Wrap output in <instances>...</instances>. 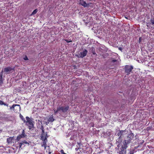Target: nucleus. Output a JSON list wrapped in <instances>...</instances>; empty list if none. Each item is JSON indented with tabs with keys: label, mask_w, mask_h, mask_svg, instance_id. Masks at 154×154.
<instances>
[{
	"label": "nucleus",
	"mask_w": 154,
	"mask_h": 154,
	"mask_svg": "<svg viewBox=\"0 0 154 154\" xmlns=\"http://www.w3.org/2000/svg\"><path fill=\"white\" fill-rule=\"evenodd\" d=\"M133 69L132 66H126L125 67V71L127 73L129 74Z\"/></svg>",
	"instance_id": "1a4fd4ad"
},
{
	"label": "nucleus",
	"mask_w": 154,
	"mask_h": 154,
	"mask_svg": "<svg viewBox=\"0 0 154 154\" xmlns=\"http://www.w3.org/2000/svg\"><path fill=\"white\" fill-rule=\"evenodd\" d=\"M2 130H0V131H1Z\"/></svg>",
	"instance_id": "72a5a7b5"
},
{
	"label": "nucleus",
	"mask_w": 154,
	"mask_h": 154,
	"mask_svg": "<svg viewBox=\"0 0 154 154\" xmlns=\"http://www.w3.org/2000/svg\"><path fill=\"white\" fill-rule=\"evenodd\" d=\"M20 117L21 119L23 121L24 123L26 122V120H25L23 116L21 114L20 115Z\"/></svg>",
	"instance_id": "aec40b11"
},
{
	"label": "nucleus",
	"mask_w": 154,
	"mask_h": 154,
	"mask_svg": "<svg viewBox=\"0 0 154 154\" xmlns=\"http://www.w3.org/2000/svg\"><path fill=\"white\" fill-rule=\"evenodd\" d=\"M55 120L54 119L53 117V115H51L48 120V123L49 122H52L54 121Z\"/></svg>",
	"instance_id": "f8f14e48"
},
{
	"label": "nucleus",
	"mask_w": 154,
	"mask_h": 154,
	"mask_svg": "<svg viewBox=\"0 0 154 154\" xmlns=\"http://www.w3.org/2000/svg\"><path fill=\"white\" fill-rule=\"evenodd\" d=\"M40 137L42 140H47L48 137L47 132H45V134H41Z\"/></svg>",
	"instance_id": "9d476101"
},
{
	"label": "nucleus",
	"mask_w": 154,
	"mask_h": 154,
	"mask_svg": "<svg viewBox=\"0 0 154 154\" xmlns=\"http://www.w3.org/2000/svg\"><path fill=\"white\" fill-rule=\"evenodd\" d=\"M151 23L152 24H154V19L151 20Z\"/></svg>",
	"instance_id": "b1692460"
},
{
	"label": "nucleus",
	"mask_w": 154,
	"mask_h": 154,
	"mask_svg": "<svg viewBox=\"0 0 154 154\" xmlns=\"http://www.w3.org/2000/svg\"><path fill=\"white\" fill-rule=\"evenodd\" d=\"M116 61V60H113V62H115V61Z\"/></svg>",
	"instance_id": "c85d7f7f"
},
{
	"label": "nucleus",
	"mask_w": 154,
	"mask_h": 154,
	"mask_svg": "<svg viewBox=\"0 0 154 154\" xmlns=\"http://www.w3.org/2000/svg\"><path fill=\"white\" fill-rule=\"evenodd\" d=\"M139 41H141V38H139Z\"/></svg>",
	"instance_id": "c756f323"
},
{
	"label": "nucleus",
	"mask_w": 154,
	"mask_h": 154,
	"mask_svg": "<svg viewBox=\"0 0 154 154\" xmlns=\"http://www.w3.org/2000/svg\"><path fill=\"white\" fill-rule=\"evenodd\" d=\"M54 112L55 114H56L58 112L60 113V111L59 109V107H57V109H54Z\"/></svg>",
	"instance_id": "6ab92c4d"
},
{
	"label": "nucleus",
	"mask_w": 154,
	"mask_h": 154,
	"mask_svg": "<svg viewBox=\"0 0 154 154\" xmlns=\"http://www.w3.org/2000/svg\"><path fill=\"white\" fill-rule=\"evenodd\" d=\"M69 26L71 27L70 29H71L72 30V29L75 27V25L74 24V23L73 22H70L69 24Z\"/></svg>",
	"instance_id": "dca6fc26"
},
{
	"label": "nucleus",
	"mask_w": 154,
	"mask_h": 154,
	"mask_svg": "<svg viewBox=\"0 0 154 154\" xmlns=\"http://www.w3.org/2000/svg\"><path fill=\"white\" fill-rule=\"evenodd\" d=\"M2 75V73H1L0 74V84H2L3 83Z\"/></svg>",
	"instance_id": "a211bd4d"
},
{
	"label": "nucleus",
	"mask_w": 154,
	"mask_h": 154,
	"mask_svg": "<svg viewBox=\"0 0 154 154\" xmlns=\"http://www.w3.org/2000/svg\"><path fill=\"white\" fill-rule=\"evenodd\" d=\"M20 110V106L19 104H14V108L13 110L15 113L18 112Z\"/></svg>",
	"instance_id": "0eeeda50"
},
{
	"label": "nucleus",
	"mask_w": 154,
	"mask_h": 154,
	"mask_svg": "<svg viewBox=\"0 0 154 154\" xmlns=\"http://www.w3.org/2000/svg\"><path fill=\"white\" fill-rule=\"evenodd\" d=\"M133 136V134H130L128 136V139L125 140L123 142V145H121L120 144L118 145V149H119V151L120 152V154L121 153V152L123 153V152L125 153L126 152L125 149L127 147V145L130 143L132 140Z\"/></svg>",
	"instance_id": "f257e3e1"
},
{
	"label": "nucleus",
	"mask_w": 154,
	"mask_h": 154,
	"mask_svg": "<svg viewBox=\"0 0 154 154\" xmlns=\"http://www.w3.org/2000/svg\"><path fill=\"white\" fill-rule=\"evenodd\" d=\"M24 144H29V143L27 142V141L25 140H22L21 142H20L18 145V146L20 148L21 146L24 145Z\"/></svg>",
	"instance_id": "9b49d317"
},
{
	"label": "nucleus",
	"mask_w": 154,
	"mask_h": 154,
	"mask_svg": "<svg viewBox=\"0 0 154 154\" xmlns=\"http://www.w3.org/2000/svg\"><path fill=\"white\" fill-rule=\"evenodd\" d=\"M48 149H47L46 150V152L48 153L49 154H51V152L50 151V147L49 146H48Z\"/></svg>",
	"instance_id": "412c9836"
},
{
	"label": "nucleus",
	"mask_w": 154,
	"mask_h": 154,
	"mask_svg": "<svg viewBox=\"0 0 154 154\" xmlns=\"http://www.w3.org/2000/svg\"><path fill=\"white\" fill-rule=\"evenodd\" d=\"M41 129L42 130H44V126L43 125H41Z\"/></svg>",
	"instance_id": "a878e982"
},
{
	"label": "nucleus",
	"mask_w": 154,
	"mask_h": 154,
	"mask_svg": "<svg viewBox=\"0 0 154 154\" xmlns=\"http://www.w3.org/2000/svg\"><path fill=\"white\" fill-rule=\"evenodd\" d=\"M13 70H14V68L8 66L3 68L1 73L3 72L5 74H8L12 73Z\"/></svg>",
	"instance_id": "7ed1b4c3"
},
{
	"label": "nucleus",
	"mask_w": 154,
	"mask_h": 154,
	"mask_svg": "<svg viewBox=\"0 0 154 154\" xmlns=\"http://www.w3.org/2000/svg\"><path fill=\"white\" fill-rule=\"evenodd\" d=\"M65 41L67 42V40H65Z\"/></svg>",
	"instance_id": "2f4dec72"
},
{
	"label": "nucleus",
	"mask_w": 154,
	"mask_h": 154,
	"mask_svg": "<svg viewBox=\"0 0 154 154\" xmlns=\"http://www.w3.org/2000/svg\"><path fill=\"white\" fill-rule=\"evenodd\" d=\"M38 11V10L36 9L34 10L32 13L30 15V16H32L33 15H34L36 14Z\"/></svg>",
	"instance_id": "f3484780"
},
{
	"label": "nucleus",
	"mask_w": 154,
	"mask_h": 154,
	"mask_svg": "<svg viewBox=\"0 0 154 154\" xmlns=\"http://www.w3.org/2000/svg\"><path fill=\"white\" fill-rule=\"evenodd\" d=\"M59 109L60 111V114L61 115H64L66 113L67 110V107L65 106H62L59 107Z\"/></svg>",
	"instance_id": "20e7f679"
},
{
	"label": "nucleus",
	"mask_w": 154,
	"mask_h": 154,
	"mask_svg": "<svg viewBox=\"0 0 154 154\" xmlns=\"http://www.w3.org/2000/svg\"><path fill=\"white\" fill-rule=\"evenodd\" d=\"M79 4L84 7H88L89 5V4H87L83 0H79L78 1Z\"/></svg>",
	"instance_id": "6e6552de"
},
{
	"label": "nucleus",
	"mask_w": 154,
	"mask_h": 154,
	"mask_svg": "<svg viewBox=\"0 0 154 154\" xmlns=\"http://www.w3.org/2000/svg\"><path fill=\"white\" fill-rule=\"evenodd\" d=\"M26 136V135L25 134L24 130H23L21 134L17 136V141H19L20 139L25 137Z\"/></svg>",
	"instance_id": "39448f33"
},
{
	"label": "nucleus",
	"mask_w": 154,
	"mask_h": 154,
	"mask_svg": "<svg viewBox=\"0 0 154 154\" xmlns=\"http://www.w3.org/2000/svg\"><path fill=\"white\" fill-rule=\"evenodd\" d=\"M41 134H45V132L44 131V129L42 130V133Z\"/></svg>",
	"instance_id": "cd10ccee"
},
{
	"label": "nucleus",
	"mask_w": 154,
	"mask_h": 154,
	"mask_svg": "<svg viewBox=\"0 0 154 154\" xmlns=\"http://www.w3.org/2000/svg\"><path fill=\"white\" fill-rule=\"evenodd\" d=\"M14 104H13L11 107H10V109H14Z\"/></svg>",
	"instance_id": "5701e85b"
},
{
	"label": "nucleus",
	"mask_w": 154,
	"mask_h": 154,
	"mask_svg": "<svg viewBox=\"0 0 154 154\" xmlns=\"http://www.w3.org/2000/svg\"><path fill=\"white\" fill-rule=\"evenodd\" d=\"M72 127H73V126H72V128H69V129H70V130H71V129H72Z\"/></svg>",
	"instance_id": "7c9ffc66"
},
{
	"label": "nucleus",
	"mask_w": 154,
	"mask_h": 154,
	"mask_svg": "<svg viewBox=\"0 0 154 154\" xmlns=\"http://www.w3.org/2000/svg\"><path fill=\"white\" fill-rule=\"evenodd\" d=\"M3 104V102L1 100H0V104L2 105Z\"/></svg>",
	"instance_id": "393cba45"
},
{
	"label": "nucleus",
	"mask_w": 154,
	"mask_h": 154,
	"mask_svg": "<svg viewBox=\"0 0 154 154\" xmlns=\"http://www.w3.org/2000/svg\"><path fill=\"white\" fill-rule=\"evenodd\" d=\"M87 52V51L85 50L83 51L78 53V56L79 57L83 58L86 55Z\"/></svg>",
	"instance_id": "423d86ee"
},
{
	"label": "nucleus",
	"mask_w": 154,
	"mask_h": 154,
	"mask_svg": "<svg viewBox=\"0 0 154 154\" xmlns=\"http://www.w3.org/2000/svg\"><path fill=\"white\" fill-rule=\"evenodd\" d=\"M43 142L42 144V146L44 147L45 149L47 147L46 143L48 141L47 139L45 140H42Z\"/></svg>",
	"instance_id": "4468645a"
},
{
	"label": "nucleus",
	"mask_w": 154,
	"mask_h": 154,
	"mask_svg": "<svg viewBox=\"0 0 154 154\" xmlns=\"http://www.w3.org/2000/svg\"><path fill=\"white\" fill-rule=\"evenodd\" d=\"M13 139V137H10L7 139V141L8 143H11Z\"/></svg>",
	"instance_id": "2eb2a0df"
},
{
	"label": "nucleus",
	"mask_w": 154,
	"mask_h": 154,
	"mask_svg": "<svg viewBox=\"0 0 154 154\" xmlns=\"http://www.w3.org/2000/svg\"><path fill=\"white\" fill-rule=\"evenodd\" d=\"M126 132L125 131H120L117 134L118 136L119 137V138H120L123 135L125 134Z\"/></svg>",
	"instance_id": "ddd939ff"
},
{
	"label": "nucleus",
	"mask_w": 154,
	"mask_h": 154,
	"mask_svg": "<svg viewBox=\"0 0 154 154\" xmlns=\"http://www.w3.org/2000/svg\"><path fill=\"white\" fill-rule=\"evenodd\" d=\"M26 122L24 123H26V125L28 127L29 129H31L34 127V121L33 119L32 118H30L28 116L26 117Z\"/></svg>",
	"instance_id": "f03ea898"
},
{
	"label": "nucleus",
	"mask_w": 154,
	"mask_h": 154,
	"mask_svg": "<svg viewBox=\"0 0 154 154\" xmlns=\"http://www.w3.org/2000/svg\"><path fill=\"white\" fill-rule=\"evenodd\" d=\"M23 59L25 60H29L26 55H25V57L23 58Z\"/></svg>",
	"instance_id": "4be33fe9"
},
{
	"label": "nucleus",
	"mask_w": 154,
	"mask_h": 154,
	"mask_svg": "<svg viewBox=\"0 0 154 154\" xmlns=\"http://www.w3.org/2000/svg\"><path fill=\"white\" fill-rule=\"evenodd\" d=\"M69 42L68 41V42Z\"/></svg>",
	"instance_id": "473e14b6"
},
{
	"label": "nucleus",
	"mask_w": 154,
	"mask_h": 154,
	"mask_svg": "<svg viewBox=\"0 0 154 154\" xmlns=\"http://www.w3.org/2000/svg\"><path fill=\"white\" fill-rule=\"evenodd\" d=\"M3 105H4L5 106H8V104L5 103L4 102H3Z\"/></svg>",
	"instance_id": "bb28decb"
}]
</instances>
